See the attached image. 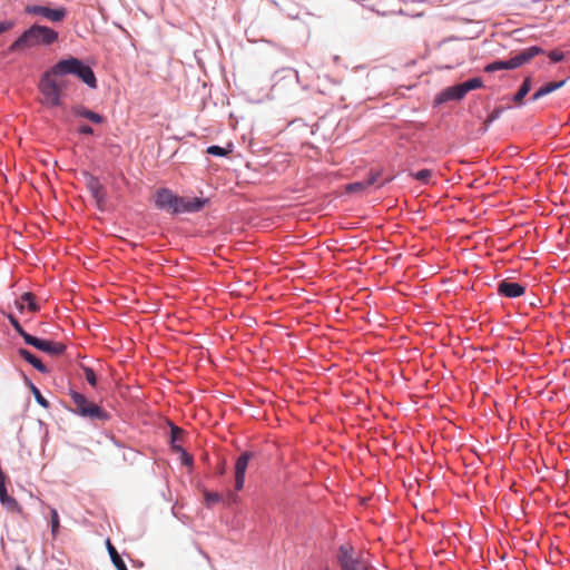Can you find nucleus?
<instances>
[{"label":"nucleus","instance_id":"42","mask_svg":"<svg viewBox=\"0 0 570 570\" xmlns=\"http://www.w3.org/2000/svg\"><path fill=\"white\" fill-rule=\"evenodd\" d=\"M493 122H490V118L489 116H487V118L484 119L483 121V125H485L488 128H490V126L492 125Z\"/></svg>","mask_w":570,"mask_h":570},{"label":"nucleus","instance_id":"6","mask_svg":"<svg viewBox=\"0 0 570 570\" xmlns=\"http://www.w3.org/2000/svg\"><path fill=\"white\" fill-rule=\"evenodd\" d=\"M24 12L29 16L41 17L53 23L62 22L68 17V9L65 6L48 4H27Z\"/></svg>","mask_w":570,"mask_h":570},{"label":"nucleus","instance_id":"13","mask_svg":"<svg viewBox=\"0 0 570 570\" xmlns=\"http://www.w3.org/2000/svg\"><path fill=\"white\" fill-rule=\"evenodd\" d=\"M527 285L523 283L503 278L497 283V293L500 297L518 298L524 295Z\"/></svg>","mask_w":570,"mask_h":570},{"label":"nucleus","instance_id":"33","mask_svg":"<svg viewBox=\"0 0 570 570\" xmlns=\"http://www.w3.org/2000/svg\"><path fill=\"white\" fill-rule=\"evenodd\" d=\"M511 108H512V106H510V105H508V106H495L492 110H490L488 112L487 116H489L490 122H494V121H497L502 116V114L505 110H509Z\"/></svg>","mask_w":570,"mask_h":570},{"label":"nucleus","instance_id":"47","mask_svg":"<svg viewBox=\"0 0 570 570\" xmlns=\"http://www.w3.org/2000/svg\"><path fill=\"white\" fill-rule=\"evenodd\" d=\"M288 101L293 104V102L298 101V98L297 97H291V98H288Z\"/></svg>","mask_w":570,"mask_h":570},{"label":"nucleus","instance_id":"21","mask_svg":"<svg viewBox=\"0 0 570 570\" xmlns=\"http://www.w3.org/2000/svg\"><path fill=\"white\" fill-rule=\"evenodd\" d=\"M106 549L108 551V554L110 557V560L114 564V567L117 569V570H129L125 560L122 559V557L119 554L118 550L116 549V547L111 543L110 539L107 538L106 541Z\"/></svg>","mask_w":570,"mask_h":570},{"label":"nucleus","instance_id":"44","mask_svg":"<svg viewBox=\"0 0 570 570\" xmlns=\"http://www.w3.org/2000/svg\"><path fill=\"white\" fill-rule=\"evenodd\" d=\"M112 441H114L116 446L124 448V444L120 441L116 440L115 438L112 439Z\"/></svg>","mask_w":570,"mask_h":570},{"label":"nucleus","instance_id":"12","mask_svg":"<svg viewBox=\"0 0 570 570\" xmlns=\"http://www.w3.org/2000/svg\"><path fill=\"white\" fill-rule=\"evenodd\" d=\"M465 98L459 85L448 86L441 89L433 98L432 107L439 108L450 101H461Z\"/></svg>","mask_w":570,"mask_h":570},{"label":"nucleus","instance_id":"29","mask_svg":"<svg viewBox=\"0 0 570 570\" xmlns=\"http://www.w3.org/2000/svg\"><path fill=\"white\" fill-rule=\"evenodd\" d=\"M21 302H23L24 306L28 307L31 312H38L40 309V305L38 304L35 295L31 292H23L20 295Z\"/></svg>","mask_w":570,"mask_h":570},{"label":"nucleus","instance_id":"43","mask_svg":"<svg viewBox=\"0 0 570 570\" xmlns=\"http://www.w3.org/2000/svg\"><path fill=\"white\" fill-rule=\"evenodd\" d=\"M488 130H489V128L482 124V126L480 127V132L485 134Z\"/></svg>","mask_w":570,"mask_h":570},{"label":"nucleus","instance_id":"38","mask_svg":"<svg viewBox=\"0 0 570 570\" xmlns=\"http://www.w3.org/2000/svg\"><path fill=\"white\" fill-rule=\"evenodd\" d=\"M454 40H459V38H458V37H455V36H450V37L444 38L443 40L439 41V42L436 43V47H438V48H440V47H442L444 43L450 42V41H454Z\"/></svg>","mask_w":570,"mask_h":570},{"label":"nucleus","instance_id":"45","mask_svg":"<svg viewBox=\"0 0 570 570\" xmlns=\"http://www.w3.org/2000/svg\"><path fill=\"white\" fill-rule=\"evenodd\" d=\"M13 570H28L26 569L24 567H22L21 564H17Z\"/></svg>","mask_w":570,"mask_h":570},{"label":"nucleus","instance_id":"23","mask_svg":"<svg viewBox=\"0 0 570 570\" xmlns=\"http://www.w3.org/2000/svg\"><path fill=\"white\" fill-rule=\"evenodd\" d=\"M204 505L206 509H213L218 503H226L223 494L216 491H209L205 487L202 489Z\"/></svg>","mask_w":570,"mask_h":570},{"label":"nucleus","instance_id":"8","mask_svg":"<svg viewBox=\"0 0 570 570\" xmlns=\"http://www.w3.org/2000/svg\"><path fill=\"white\" fill-rule=\"evenodd\" d=\"M383 171L382 170H370L367 175L356 181H352L345 185V193L347 194H361L364 193L368 187L373 186L374 184L379 183L377 187H383L391 183L394 177L387 176L382 178Z\"/></svg>","mask_w":570,"mask_h":570},{"label":"nucleus","instance_id":"4","mask_svg":"<svg viewBox=\"0 0 570 570\" xmlns=\"http://www.w3.org/2000/svg\"><path fill=\"white\" fill-rule=\"evenodd\" d=\"M59 33L53 28L33 23L17 37L9 46V52H17L33 46L50 47L58 41Z\"/></svg>","mask_w":570,"mask_h":570},{"label":"nucleus","instance_id":"48","mask_svg":"<svg viewBox=\"0 0 570 570\" xmlns=\"http://www.w3.org/2000/svg\"><path fill=\"white\" fill-rule=\"evenodd\" d=\"M403 88L406 89V90H411L413 88V86H409V87L402 86V87H400V89H403Z\"/></svg>","mask_w":570,"mask_h":570},{"label":"nucleus","instance_id":"28","mask_svg":"<svg viewBox=\"0 0 570 570\" xmlns=\"http://www.w3.org/2000/svg\"><path fill=\"white\" fill-rule=\"evenodd\" d=\"M49 525L52 537L56 538L61 528L60 517L56 508H50L49 510Z\"/></svg>","mask_w":570,"mask_h":570},{"label":"nucleus","instance_id":"11","mask_svg":"<svg viewBox=\"0 0 570 570\" xmlns=\"http://www.w3.org/2000/svg\"><path fill=\"white\" fill-rule=\"evenodd\" d=\"M546 53L541 46L532 45L519 51L513 52L509 58V66L511 70L518 69L529 63L534 57Z\"/></svg>","mask_w":570,"mask_h":570},{"label":"nucleus","instance_id":"20","mask_svg":"<svg viewBox=\"0 0 570 570\" xmlns=\"http://www.w3.org/2000/svg\"><path fill=\"white\" fill-rule=\"evenodd\" d=\"M167 426H168L167 443H168L170 451L176 453L177 451H180L184 448L178 442V436L184 431L181 428H179L177 424H175L171 421L167 422Z\"/></svg>","mask_w":570,"mask_h":570},{"label":"nucleus","instance_id":"39","mask_svg":"<svg viewBox=\"0 0 570 570\" xmlns=\"http://www.w3.org/2000/svg\"><path fill=\"white\" fill-rule=\"evenodd\" d=\"M234 144L232 141H229L228 144H226V146L223 147L224 151L226 153V157H228L233 151H234Z\"/></svg>","mask_w":570,"mask_h":570},{"label":"nucleus","instance_id":"7","mask_svg":"<svg viewBox=\"0 0 570 570\" xmlns=\"http://www.w3.org/2000/svg\"><path fill=\"white\" fill-rule=\"evenodd\" d=\"M82 176L86 180V187L95 200L96 208L101 213L106 212L108 194L105 185L100 181L98 176L88 170H83Z\"/></svg>","mask_w":570,"mask_h":570},{"label":"nucleus","instance_id":"14","mask_svg":"<svg viewBox=\"0 0 570 570\" xmlns=\"http://www.w3.org/2000/svg\"><path fill=\"white\" fill-rule=\"evenodd\" d=\"M70 111L75 118L87 119L94 125H104L107 122V117L105 115L94 111L81 104L71 106Z\"/></svg>","mask_w":570,"mask_h":570},{"label":"nucleus","instance_id":"34","mask_svg":"<svg viewBox=\"0 0 570 570\" xmlns=\"http://www.w3.org/2000/svg\"><path fill=\"white\" fill-rule=\"evenodd\" d=\"M205 153L213 157L226 158V153L224 151L223 146L219 145H209Z\"/></svg>","mask_w":570,"mask_h":570},{"label":"nucleus","instance_id":"1","mask_svg":"<svg viewBox=\"0 0 570 570\" xmlns=\"http://www.w3.org/2000/svg\"><path fill=\"white\" fill-rule=\"evenodd\" d=\"M95 60L87 57L65 55L46 69L39 78L38 90L42 104L47 108H58L63 105L65 91L68 89L67 77H73L89 89L98 88V79L94 70Z\"/></svg>","mask_w":570,"mask_h":570},{"label":"nucleus","instance_id":"10","mask_svg":"<svg viewBox=\"0 0 570 570\" xmlns=\"http://www.w3.org/2000/svg\"><path fill=\"white\" fill-rule=\"evenodd\" d=\"M340 570H362V561L355 557V549L348 543L340 544L336 552Z\"/></svg>","mask_w":570,"mask_h":570},{"label":"nucleus","instance_id":"16","mask_svg":"<svg viewBox=\"0 0 570 570\" xmlns=\"http://www.w3.org/2000/svg\"><path fill=\"white\" fill-rule=\"evenodd\" d=\"M7 481L8 479L0 480V503L8 511L22 514V505L17 501L16 498L8 493Z\"/></svg>","mask_w":570,"mask_h":570},{"label":"nucleus","instance_id":"17","mask_svg":"<svg viewBox=\"0 0 570 570\" xmlns=\"http://www.w3.org/2000/svg\"><path fill=\"white\" fill-rule=\"evenodd\" d=\"M18 355L28 364H30L35 370H37L41 374H49L51 372L50 367L45 364L40 357H38L36 354H33L31 351H29L26 347H18L17 348Z\"/></svg>","mask_w":570,"mask_h":570},{"label":"nucleus","instance_id":"36","mask_svg":"<svg viewBox=\"0 0 570 570\" xmlns=\"http://www.w3.org/2000/svg\"><path fill=\"white\" fill-rule=\"evenodd\" d=\"M76 131L79 136H94L95 135L94 128L90 125L85 124V122L79 124Z\"/></svg>","mask_w":570,"mask_h":570},{"label":"nucleus","instance_id":"2","mask_svg":"<svg viewBox=\"0 0 570 570\" xmlns=\"http://www.w3.org/2000/svg\"><path fill=\"white\" fill-rule=\"evenodd\" d=\"M209 204L208 197L180 195L169 187H159L153 196L154 207L173 217L198 214Z\"/></svg>","mask_w":570,"mask_h":570},{"label":"nucleus","instance_id":"37","mask_svg":"<svg viewBox=\"0 0 570 570\" xmlns=\"http://www.w3.org/2000/svg\"><path fill=\"white\" fill-rule=\"evenodd\" d=\"M16 26L14 20L6 19L0 21V35L10 31Z\"/></svg>","mask_w":570,"mask_h":570},{"label":"nucleus","instance_id":"31","mask_svg":"<svg viewBox=\"0 0 570 570\" xmlns=\"http://www.w3.org/2000/svg\"><path fill=\"white\" fill-rule=\"evenodd\" d=\"M81 371L88 384L92 387H96L98 384V376L95 370L88 365H81Z\"/></svg>","mask_w":570,"mask_h":570},{"label":"nucleus","instance_id":"40","mask_svg":"<svg viewBox=\"0 0 570 570\" xmlns=\"http://www.w3.org/2000/svg\"><path fill=\"white\" fill-rule=\"evenodd\" d=\"M14 305H16V308H17L20 313H23V312H24L26 306H24L23 302H21V299H20V298H19V299H17V301L14 302Z\"/></svg>","mask_w":570,"mask_h":570},{"label":"nucleus","instance_id":"32","mask_svg":"<svg viewBox=\"0 0 570 570\" xmlns=\"http://www.w3.org/2000/svg\"><path fill=\"white\" fill-rule=\"evenodd\" d=\"M176 454L179 456V462L183 466L186 468H194V458L190 453L187 452L185 448H183L180 451H177Z\"/></svg>","mask_w":570,"mask_h":570},{"label":"nucleus","instance_id":"24","mask_svg":"<svg viewBox=\"0 0 570 570\" xmlns=\"http://www.w3.org/2000/svg\"><path fill=\"white\" fill-rule=\"evenodd\" d=\"M434 175V170L431 168H422L419 170H410L409 177L414 180H417L422 185H430L432 177Z\"/></svg>","mask_w":570,"mask_h":570},{"label":"nucleus","instance_id":"15","mask_svg":"<svg viewBox=\"0 0 570 570\" xmlns=\"http://www.w3.org/2000/svg\"><path fill=\"white\" fill-rule=\"evenodd\" d=\"M533 87V75L529 73L527 77H524L522 83L518 88V90L512 95H507L503 97V99H507L509 101L514 102L515 108L523 107L525 102L527 95L531 91Z\"/></svg>","mask_w":570,"mask_h":570},{"label":"nucleus","instance_id":"35","mask_svg":"<svg viewBox=\"0 0 570 570\" xmlns=\"http://www.w3.org/2000/svg\"><path fill=\"white\" fill-rule=\"evenodd\" d=\"M551 63L562 62L566 59V53L561 50H552L548 53Z\"/></svg>","mask_w":570,"mask_h":570},{"label":"nucleus","instance_id":"19","mask_svg":"<svg viewBox=\"0 0 570 570\" xmlns=\"http://www.w3.org/2000/svg\"><path fill=\"white\" fill-rule=\"evenodd\" d=\"M254 456H255V453L253 451H248V450L243 451L235 461L234 475L246 478V472H247L249 462L254 459Z\"/></svg>","mask_w":570,"mask_h":570},{"label":"nucleus","instance_id":"27","mask_svg":"<svg viewBox=\"0 0 570 570\" xmlns=\"http://www.w3.org/2000/svg\"><path fill=\"white\" fill-rule=\"evenodd\" d=\"M462 91L466 96L470 91L481 89L484 87L483 79L481 77H472L468 79L466 81L459 83Z\"/></svg>","mask_w":570,"mask_h":570},{"label":"nucleus","instance_id":"41","mask_svg":"<svg viewBox=\"0 0 570 570\" xmlns=\"http://www.w3.org/2000/svg\"><path fill=\"white\" fill-rule=\"evenodd\" d=\"M454 65H443V66H439L438 67V70H452L454 69Z\"/></svg>","mask_w":570,"mask_h":570},{"label":"nucleus","instance_id":"18","mask_svg":"<svg viewBox=\"0 0 570 570\" xmlns=\"http://www.w3.org/2000/svg\"><path fill=\"white\" fill-rule=\"evenodd\" d=\"M568 80H570V76L562 80L549 81V82L543 83L532 94V96L529 98V101L530 102L538 101L539 99L559 90L567 83Z\"/></svg>","mask_w":570,"mask_h":570},{"label":"nucleus","instance_id":"26","mask_svg":"<svg viewBox=\"0 0 570 570\" xmlns=\"http://www.w3.org/2000/svg\"><path fill=\"white\" fill-rule=\"evenodd\" d=\"M487 73H494L501 70H511L508 59H494L487 63L483 68Z\"/></svg>","mask_w":570,"mask_h":570},{"label":"nucleus","instance_id":"9","mask_svg":"<svg viewBox=\"0 0 570 570\" xmlns=\"http://www.w3.org/2000/svg\"><path fill=\"white\" fill-rule=\"evenodd\" d=\"M26 345H30L33 348L50 355V356H59L65 353L66 347L62 343L56 342L53 340L40 337L28 333L23 338Z\"/></svg>","mask_w":570,"mask_h":570},{"label":"nucleus","instance_id":"3","mask_svg":"<svg viewBox=\"0 0 570 570\" xmlns=\"http://www.w3.org/2000/svg\"><path fill=\"white\" fill-rule=\"evenodd\" d=\"M69 396L72 401V405L68 406L67 410L70 413L94 424L98 422L105 423L111 421L112 414L97 402L89 399L86 394L70 387Z\"/></svg>","mask_w":570,"mask_h":570},{"label":"nucleus","instance_id":"5","mask_svg":"<svg viewBox=\"0 0 570 570\" xmlns=\"http://www.w3.org/2000/svg\"><path fill=\"white\" fill-rule=\"evenodd\" d=\"M271 92L274 97H286V89L292 91L297 89L307 90V85H301L299 73L292 67H283L274 71L272 75Z\"/></svg>","mask_w":570,"mask_h":570},{"label":"nucleus","instance_id":"30","mask_svg":"<svg viewBox=\"0 0 570 570\" xmlns=\"http://www.w3.org/2000/svg\"><path fill=\"white\" fill-rule=\"evenodd\" d=\"M6 318L10 323V325L13 327L16 333L23 340L28 332L23 328V326L20 324L18 317L12 313L4 314Z\"/></svg>","mask_w":570,"mask_h":570},{"label":"nucleus","instance_id":"46","mask_svg":"<svg viewBox=\"0 0 570 570\" xmlns=\"http://www.w3.org/2000/svg\"><path fill=\"white\" fill-rule=\"evenodd\" d=\"M271 3H273L276 8L281 9L278 2L276 0H268Z\"/></svg>","mask_w":570,"mask_h":570},{"label":"nucleus","instance_id":"25","mask_svg":"<svg viewBox=\"0 0 570 570\" xmlns=\"http://www.w3.org/2000/svg\"><path fill=\"white\" fill-rule=\"evenodd\" d=\"M245 480L246 478L244 476L234 475V492L227 493V505L237 504L239 502V497L237 495V492L244 489Z\"/></svg>","mask_w":570,"mask_h":570},{"label":"nucleus","instance_id":"22","mask_svg":"<svg viewBox=\"0 0 570 570\" xmlns=\"http://www.w3.org/2000/svg\"><path fill=\"white\" fill-rule=\"evenodd\" d=\"M23 375V382L26 386L29 389L30 393L32 394L35 401L38 405H40L43 409L50 407V402L42 395L41 391L36 386V384L24 374Z\"/></svg>","mask_w":570,"mask_h":570}]
</instances>
